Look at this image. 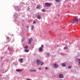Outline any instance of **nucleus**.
<instances>
[{
    "mask_svg": "<svg viewBox=\"0 0 80 80\" xmlns=\"http://www.w3.org/2000/svg\"><path fill=\"white\" fill-rule=\"evenodd\" d=\"M28 40L29 41L28 42V43L30 44L31 43V42L33 41V39L32 38H31L29 39H28Z\"/></svg>",
    "mask_w": 80,
    "mask_h": 80,
    "instance_id": "4",
    "label": "nucleus"
},
{
    "mask_svg": "<svg viewBox=\"0 0 80 80\" xmlns=\"http://www.w3.org/2000/svg\"><path fill=\"white\" fill-rule=\"evenodd\" d=\"M23 41H22V42H23Z\"/></svg>",
    "mask_w": 80,
    "mask_h": 80,
    "instance_id": "33",
    "label": "nucleus"
},
{
    "mask_svg": "<svg viewBox=\"0 0 80 80\" xmlns=\"http://www.w3.org/2000/svg\"><path fill=\"white\" fill-rule=\"evenodd\" d=\"M39 69L40 70H42V68L40 67L39 68Z\"/></svg>",
    "mask_w": 80,
    "mask_h": 80,
    "instance_id": "24",
    "label": "nucleus"
},
{
    "mask_svg": "<svg viewBox=\"0 0 80 80\" xmlns=\"http://www.w3.org/2000/svg\"><path fill=\"white\" fill-rule=\"evenodd\" d=\"M7 43H8V42H8V41H9V39H7Z\"/></svg>",
    "mask_w": 80,
    "mask_h": 80,
    "instance_id": "20",
    "label": "nucleus"
},
{
    "mask_svg": "<svg viewBox=\"0 0 80 80\" xmlns=\"http://www.w3.org/2000/svg\"><path fill=\"white\" fill-rule=\"evenodd\" d=\"M44 63H43V62H42L41 63V65H43V64Z\"/></svg>",
    "mask_w": 80,
    "mask_h": 80,
    "instance_id": "22",
    "label": "nucleus"
},
{
    "mask_svg": "<svg viewBox=\"0 0 80 80\" xmlns=\"http://www.w3.org/2000/svg\"><path fill=\"white\" fill-rule=\"evenodd\" d=\"M31 72H37V71H36L35 70H33L32 69H31L30 70Z\"/></svg>",
    "mask_w": 80,
    "mask_h": 80,
    "instance_id": "15",
    "label": "nucleus"
},
{
    "mask_svg": "<svg viewBox=\"0 0 80 80\" xmlns=\"http://www.w3.org/2000/svg\"><path fill=\"white\" fill-rule=\"evenodd\" d=\"M45 5L46 7H50V4L48 2H46L45 3Z\"/></svg>",
    "mask_w": 80,
    "mask_h": 80,
    "instance_id": "3",
    "label": "nucleus"
},
{
    "mask_svg": "<svg viewBox=\"0 0 80 80\" xmlns=\"http://www.w3.org/2000/svg\"><path fill=\"white\" fill-rule=\"evenodd\" d=\"M78 61H79V62H80V59L78 58Z\"/></svg>",
    "mask_w": 80,
    "mask_h": 80,
    "instance_id": "28",
    "label": "nucleus"
},
{
    "mask_svg": "<svg viewBox=\"0 0 80 80\" xmlns=\"http://www.w3.org/2000/svg\"><path fill=\"white\" fill-rule=\"evenodd\" d=\"M19 62H20L21 63H22V62H23V59L22 58L20 59Z\"/></svg>",
    "mask_w": 80,
    "mask_h": 80,
    "instance_id": "10",
    "label": "nucleus"
},
{
    "mask_svg": "<svg viewBox=\"0 0 80 80\" xmlns=\"http://www.w3.org/2000/svg\"><path fill=\"white\" fill-rule=\"evenodd\" d=\"M58 17H60V15H58Z\"/></svg>",
    "mask_w": 80,
    "mask_h": 80,
    "instance_id": "31",
    "label": "nucleus"
},
{
    "mask_svg": "<svg viewBox=\"0 0 80 80\" xmlns=\"http://www.w3.org/2000/svg\"><path fill=\"white\" fill-rule=\"evenodd\" d=\"M78 19L77 18H75L71 22L72 23H78Z\"/></svg>",
    "mask_w": 80,
    "mask_h": 80,
    "instance_id": "1",
    "label": "nucleus"
},
{
    "mask_svg": "<svg viewBox=\"0 0 80 80\" xmlns=\"http://www.w3.org/2000/svg\"><path fill=\"white\" fill-rule=\"evenodd\" d=\"M24 51L25 52H29V50L28 49H25Z\"/></svg>",
    "mask_w": 80,
    "mask_h": 80,
    "instance_id": "11",
    "label": "nucleus"
},
{
    "mask_svg": "<svg viewBox=\"0 0 80 80\" xmlns=\"http://www.w3.org/2000/svg\"><path fill=\"white\" fill-rule=\"evenodd\" d=\"M64 49H68V48H67V47H65L64 48Z\"/></svg>",
    "mask_w": 80,
    "mask_h": 80,
    "instance_id": "25",
    "label": "nucleus"
},
{
    "mask_svg": "<svg viewBox=\"0 0 80 80\" xmlns=\"http://www.w3.org/2000/svg\"><path fill=\"white\" fill-rule=\"evenodd\" d=\"M56 2H60V0H55Z\"/></svg>",
    "mask_w": 80,
    "mask_h": 80,
    "instance_id": "16",
    "label": "nucleus"
},
{
    "mask_svg": "<svg viewBox=\"0 0 80 80\" xmlns=\"http://www.w3.org/2000/svg\"><path fill=\"white\" fill-rule=\"evenodd\" d=\"M34 27V26H33V25H32V28H31V30H33V29Z\"/></svg>",
    "mask_w": 80,
    "mask_h": 80,
    "instance_id": "13",
    "label": "nucleus"
},
{
    "mask_svg": "<svg viewBox=\"0 0 80 80\" xmlns=\"http://www.w3.org/2000/svg\"><path fill=\"white\" fill-rule=\"evenodd\" d=\"M28 10H30V8L28 7Z\"/></svg>",
    "mask_w": 80,
    "mask_h": 80,
    "instance_id": "26",
    "label": "nucleus"
},
{
    "mask_svg": "<svg viewBox=\"0 0 80 80\" xmlns=\"http://www.w3.org/2000/svg\"><path fill=\"white\" fill-rule=\"evenodd\" d=\"M50 55L49 53H47V55Z\"/></svg>",
    "mask_w": 80,
    "mask_h": 80,
    "instance_id": "29",
    "label": "nucleus"
},
{
    "mask_svg": "<svg viewBox=\"0 0 80 80\" xmlns=\"http://www.w3.org/2000/svg\"><path fill=\"white\" fill-rule=\"evenodd\" d=\"M36 62L38 65H39L41 63V61L39 60H37L36 61Z\"/></svg>",
    "mask_w": 80,
    "mask_h": 80,
    "instance_id": "2",
    "label": "nucleus"
},
{
    "mask_svg": "<svg viewBox=\"0 0 80 80\" xmlns=\"http://www.w3.org/2000/svg\"><path fill=\"white\" fill-rule=\"evenodd\" d=\"M29 27H28V26L27 27V28H28Z\"/></svg>",
    "mask_w": 80,
    "mask_h": 80,
    "instance_id": "32",
    "label": "nucleus"
},
{
    "mask_svg": "<svg viewBox=\"0 0 80 80\" xmlns=\"http://www.w3.org/2000/svg\"><path fill=\"white\" fill-rule=\"evenodd\" d=\"M39 51H40V52H42L43 51V48L40 47L39 48Z\"/></svg>",
    "mask_w": 80,
    "mask_h": 80,
    "instance_id": "7",
    "label": "nucleus"
},
{
    "mask_svg": "<svg viewBox=\"0 0 80 80\" xmlns=\"http://www.w3.org/2000/svg\"><path fill=\"white\" fill-rule=\"evenodd\" d=\"M40 6L39 5H38L37 7V8H40Z\"/></svg>",
    "mask_w": 80,
    "mask_h": 80,
    "instance_id": "14",
    "label": "nucleus"
},
{
    "mask_svg": "<svg viewBox=\"0 0 80 80\" xmlns=\"http://www.w3.org/2000/svg\"><path fill=\"white\" fill-rule=\"evenodd\" d=\"M35 22H36L35 21L34 22H33V23H35Z\"/></svg>",
    "mask_w": 80,
    "mask_h": 80,
    "instance_id": "30",
    "label": "nucleus"
},
{
    "mask_svg": "<svg viewBox=\"0 0 80 80\" xmlns=\"http://www.w3.org/2000/svg\"><path fill=\"white\" fill-rule=\"evenodd\" d=\"M43 47H44V45H42V46H41V48H43Z\"/></svg>",
    "mask_w": 80,
    "mask_h": 80,
    "instance_id": "19",
    "label": "nucleus"
},
{
    "mask_svg": "<svg viewBox=\"0 0 80 80\" xmlns=\"http://www.w3.org/2000/svg\"><path fill=\"white\" fill-rule=\"evenodd\" d=\"M42 12H45V9H42Z\"/></svg>",
    "mask_w": 80,
    "mask_h": 80,
    "instance_id": "18",
    "label": "nucleus"
},
{
    "mask_svg": "<svg viewBox=\"0 0 80 80\" xmlns=\"http://www.w3.org/2000/svg\"><path fill=\"white\" fill-rule=\"evenodd\" d=\"M61 65L63 66V67H65V64L64 63H62L61 64Z\"/></svg>",
    "mask_w": 80,
    "mask_h": 80,
    "instance_id": "12",
    "label": "nucleus"
},
{
    "mask_svg": "<svg viewBox=\"0 0 80 80\" xmlns=\"http://www.w3.org/2000/svg\"><path fill=\"white\" fill-rule=\"evenodd\" d=\"M54 66L55 68H57L58 67V64H57L56 63H55L54 64Z\"/></svg>",
    "mask_w": 80,
    "mask_h": 80,
    "instance_id": "8",
    "label": "nucleus"
},
{
    "mask_svg": "<svg viewBox=\"0 0 80 80\" xmlns=\"http://www.w3.org/2000/svg\"><path fill=\"white\" fill-rule=\"evenodd\" d=\"M68 68H72V67H71V66H69L68 67Z\"/></svg>",
    "mask_w": 80,
    "mask_h": 80,
    "instance_id": "21",
    "label": "nucleus"
},
{
    "mask_svg": "<svg viewBox=\"0 0 80 80\" xmlns=\"http://www.w3.org/2000/svg\"><path fill=\"white\" fill-rule=\"evenodd\" d=\"M16 71H17V72H22V69H17L16 70Z\"/></svg>",
    "mask_w": 80,
    "mask_h": 80,
    "instance_id": "6",
    "label": "nucleus"
},
{
    "mask_svg": "<svg viewBox=\"0 0 80 80\" xmlns=\"http://www.w3.org/2000/svg\"><path fill=\"white\" fill-rule=\"evenodd\" d=\"M28 48V46H26L24 47V48H25V49H27Z\"/></svg>",
    "mask_w": 80,
    "mask_h": 80,
    "instance_id": "17",
    "label": "nucleus"
},
{
    "mask_svg": "<svg viewBox=\"0 0 80 80\" xmlns=\"http://www.w3.org/2000/svg\"><path fill=\"white\" fill-rule=\"evenodd\" d=\"M78 64L80 66V61L79 62Z\"/></svg>",
    "mask_w": 80,
    "mask_h": 80,
    "instance_id": "27",
    "label": "nucleus"
},
{
    "mask_svg": "<svg viewBox=\"0 0 80 80\" xmlns=\"http://www.w3.org/2000/svg\"><path fill=\"white\" fill-rule=\"evenodd\" d=\"M59 77L60 78H63V76L62 74H60L59 75Z\"/></svg>",
    "mask_w": 80,
    "mask_h": 80,
    "instance_id": "5",
    "label": "nucleus"
},
{
    "mask_svg": "<svg viewBox=\"0 0 80 80\" xmlns=\"http://www.w3.org/2000/svg\"><path fill=\"white\" fill-rule=\"evenodd\" d=\"M48 68L47 67H46L45 68V70H48Z\"/></svg>",
    "mask_w": 80,
    "mask_h": 80,
    "instance_id": "23",
    "label": "nucleus"
},
{
    "mask_svg": "<svg viewBox=\"0 0 80 80\" xmlns=\"http://www.w3.org/2000/svg\"><path fill=\"white\" fill-rule=\"evenodd\" d=\"M37 18H38V19H39V20H40V19H41V17H40L39 14L38 15V16Z\"/></svg>",
    "mask_w": 80,
    "mask_h": 80,
    "instance_id": "9",
    "label": "nucleus"
}]
</instances>
